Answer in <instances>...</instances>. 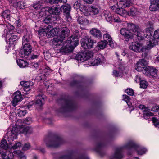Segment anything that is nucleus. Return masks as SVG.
Listing matches in <instances>:
<instances>
[{"label":"nucleus","mask_w":159,"mask_h":159,"mask_svg":"<svg viewBox=\"0 0 159 159\" xmlns=\"http://www.w3.org/2000/svg\"><path fill=\"white\" fill-rule=\"evenodd\" d=\"M104 16L107 21L110 22L112 21V17L111 16V14L109 12L106 11L104 14Z\"/></svg>","instance_id":"nucleus-37"},{"label":"nucleus","mask_w":159,"mask_h":159,"mask_svg":"<svg viewBox=\"0 0 159 159\" xmlns=\"http://www.w3.org/2000/svg\"><path fill=\"white\" fill-rule=\"evenodd\" d=\"M90 32L91 34L95 37L100 38L102 37L101 32L96 28L92 29L90 30Z\"/></svg>","instance_id":"nucleus-23"},{"label":"nucleus","mask_w":159,"mask_h":159,"mask_svg":"<svg viewBox=\"0 0 159 159\" xmlns=\"http://www.w3.org/2000/svg\"><path fill=\"white\" fill-rule=\"evenodd\" d=\"M139 108L143 110V117L145 119H148L150 116H152V113L149 112V109L146 107L144 105H140L139 106Z\"/></svg>","instance_id":"nucleus-13"},{"label":"nucleus","mask_w":159,"mask_h":159,"mask_svg":"<svg viewBox=\"0 0 159 159\" xmlns=\"http://www.w3.org/2000/svg\"><path fill=\"white\" fill-rule=\"evenodd\" d=\"M48 11L50 14L57 15L61 12V10L56 7H52L48 8Z\"/></svg>","instance_id":"nucleus-20"},{"label":"nucleus","mask_w":159,"mask_h":159,"mask_svg":"<svg viewBox=\"0 0 159 159\" xmlns=\"http://www.w3.org/2000/svg\"><path fill=\"white\" fill-rule=\"evenodd\" d=\"M21 85L24 87V90L29 91L32 86L33 83L31 81H22L20 82Z\"/></svg>","instance_id":"nucleus-22"},{"label":"nucleus","mask_w":159,"mask_h":159,"mask_svg":"<svg viewBox=\"0 0 159 159\" xmlns=\"http://www.w3.org/2000/svg\"><path fill=\"white\" fill-rule=\"evenodd\" d=\"M126 93L129 95H133L134 94V93L133 90L130 88L127 89L125 90Z\"/></svg>","instance_id":"nucleus-48"},{"label":"nucleus","mask_w":159,"mask_h":159,"mask_svg":"<svg viewBox=\"0 0 159 159\" xmlns=\"http://www.w3.org/2000/svg\"><path fill=\"white\" fill-rule=\"evenodd\" d=\"M113 75L116 77L120 76L122 74V70L121 68H120L118 69L114 70L113 72Z\"/></svg>","instance_id":"nucleus-36"},{"label":"nucleus","mask_w":159,"mask_h":159,"mask_svg":"<svg viewBox=\"0 0 159 159\" xmlns=\"http://www.w3.org/2000/svg\"><path fill=\"white\" fill-rule=\"evenodd\" d=\"M18 133V129L17 127L12 128L11 131L7 133L8 141H12L14 139L17 138Z\"/></svg>","instance_id":"nucleus-8"},{"label":"nucleus","mask_w":159,"mask_h":159,"mask_svg":"<svg viewBox=\"0 0 159 159\" xmlns=\"http://www.w3.org/2000/svg\"><path fill=\"white\" fill-rule=\"evenodd\" d=\"M44 29L47 37H51L52 36V34H53L52 30L51 31L52 27L51 25H49L46 27L44 28Z\"/></svg>","instance_id":"nucleus-27"},{"label":"nucleus","mask_w":159,"mask_h":159,"mask_svg":"<svg viewBox=\"0 0 159 159\" xmlns=\"http://www.w3.org/2000/svg\"><path fill=\"white\" fill-rule=\"evenodd\" d=\"M159 110V106H155L151 109V110L152 111H157Z\"/></svg>","instance_id":"nucleus-59"},{"label":"nucleus","mask_w":159,"mask_h":159,"mask_svg":"<svg viewBox=\"0 0 159 159\" xmlns=\"http://www.w3.org/2000/svg\"><path fill=\"white\" fill-rule=\"evenodd\" d=\"M19 130L20 132L25 134H30L33 132L32 128L29 126H23L20 128Z\"/></svg>","instance_id":"nucleus-21"},{"label":"nucleus","mask_w":159,"mask_h":159,"mask_svg":"<svg viewBox=\"0 0 159 159\" xmlns=\"http://www.w3.org/2000/svg\"><path fill=\"white\" fill-rule=\"evenodd\" d=\"M107 42L106 40L102 41L98 43L97 46L100 49H104L107 46Z\"/></svg>","instance_id":"nucleus-35"},{"label":"nucleus","mask_w":159,"mask_h":159,"mask_svg":"<svg viewBox=\"0 0 159 159\" xmlns=\"http://www.w3.org/2000/svg\"><path fill=\"white\" fill-rule=\"evenodd\" d=\"M77 21L80 24L83 25H87L89 22L88 20L83 17H79L77 19Z\"/></svg>","instance_id":"nucleus-33"},{"label":"nucleus","mask_w":159,"mask_h":159,"mask_svg":"<svg viewBox=\"0 0 159 159\" xmlns=\"http://www.w3.org/2000/svg\"><path fill=\"white\" fill-rule=\"evenodd\" d=\"M115 12L123 17H126L128 15V12L122 8H118L116 9Z\"/></svg>","instance_id":"nucleus-24"},{"label":"nucleus","mask_w":159,"mask_h":159,"mask_svg":"<svg viewBox=\"0 0 159 159\" xmlns=\"http://www.w3.org/2000/svg\"><path fill=\"white\" fill-rule=\"evenodd\" d=\"M23 45V48L20 50L19 54L23 58L29 55L31 52V48L29 43H25Z\"/></svg>","instance_id":"nucleus-6"},{"label":"nucleus","mask_w":159,"mask_h":159,"mask_svg":"<svg viewBox=\"0 0 159 159\" xmlns=\"http://www.w3.org/2000/svg\"><path fill=\"white\" fill-rule=\"evenodd\" d=\"M10 11H9L7 10L2 13V16L5 19H7V20H8L10 18Z\"/></svg>","instance_id":"nucleus-38"},{"label":"nucleus","mask_w":159,"mask_h":159,"mask_svg":"<svg viewBox=\"0 0 159 159\" xmlns=\"http://www.w3.org/2000/svg\"><path fill=\"white\" fill-rule=\"evenodd\" d=\"M60 31L59 35L55 37L52 40V46L56 50L62 45V42L70 32L69 29L66 27L61 28Z\"/></svg>","instance_id":"nucleus-3"},{"label":"nucleus","mask_w":159,"mask_h":159,"mask_svg":"<svg viewBox=\"0 0 159 159\" xmlns=\"http://www.w3.org/2000/svg\"><path fill=\"white\" fill-rule=\"evenodd\" d=\"M2 157L3 159H10L13 157V153L9 151H6L5 154H2Z\"/></svg>","instance_id":"nucleus-29"},{"label":"nucleus","mask_w":159,"mask_h":159,"mask_svg":"<svg viewBox=\"0 0 159 159\" xmlns=\"http://www.w3.org/2000/svg\"><path fill=\"white\" fill-rule=\"evenodd\" d=\"M140 85L141 88H146L148 85V83L146 81L144 80H141L140 82Z\"/></svg>","instance_id":"nucleus-42"},{"label":"nucleus","mask_w":159,"mask_h":159,"mask_svg":"<svg viewBox=\"0 0 159 159\" xmlns=\"http://www.w3.org/2000/svg\"><path fill=\"white\" fill-rule=\"evenodd\" d=\"M36 103L39 106H41L43 105L42 101L40 99H38L36 101Z\"/></svg>","instance_id":"nucleus-61"},{"label":"nucleus","mask_w":159,"mask_h":159,"mask_svg":"<svg viewBox=\"0 0 159 159\" xmlns=\"http://www.w3.org/2000/svg\"><path fill=\"white\" fill-rule=\"evenodd\" d=\"M131 28L129 30H127L125 28H122L120 30L121 34L124 36L126 41H128L129 39H132L134 36H136L139 40H141L144 38L138 26L134 24L131 25Z\"/></svg>","instance_id":"nucleus-1"},{"label":"nucleus","mask_w":159,"mask_h":159,"mask_svg":"<svg viewBox=\"0 0 159 159\" xmlns=\"http://www.w3.org/2000/svg\"><path fill=\"white\" fill-rule=\"evenodd\" d=\"M89 15H94L98 14L99 12V10L98 8L95 7H89Z\"/></svg>","instance_id":"nucleus-26"},{"label":"nucleus","mask_w":159,"mask_h":159,"mask_svg":"<svg viewBox=\"0 0 159 159\" xmlns=\"http://www.w3.org/2000/svg\"><path fill=\"white\" fill-rule=\"evenodd\" d=\"M22 146V144L20 142H17L13 145L11 148L14 150L18 149L20 148Z\"/></svg>","instance_id":"nucleus-40"},{"label":"nucleus","mask_w":159,"mask_h":159,"mask_svg":"<svg viewBox=\"0 0 159 159\" xmlns=\"http://www.w3.org/2000/svg\"><path fill=\"white\" fill-rule=\"evenodd\" d=\"M158 41L157 39H152L147 42L146 46L143 47L144 51L146 50H149L158 43Z\"/></svg>","instance_id":"nucleus-15"},{"label":"nucleus","mask_w":159,"mask_h":159,"mask_svg":"<svg viewBox=\"0 0 159 159\" xmlns=\"http://www.w3.org/2000/svg\"><path fill=\"white\" fill-rule=\"evenodd\" d=\"M157 70L155 68L149 66H147L143 72L146 75L153 77H156L157 76Z\"/></svg>","instance_id":"nucleus-7"},{"label":"nucleus","mask_w":159,"mask_h":159,"mask_svg":"<svg viewBox=\"0 0 159 159\" xmlns=\"http://www.w3.org/2000/svg\"><path fill=\"white\" fill-rule=\"evenodd\" d=\"M19 38V37L16 35H11L9 39L10 41H15L18 40Z\"/></svg>","instance_id":"nucleus-49"},{"label":"nucleus","mask_w":159,"mask_h":159,"mask_svg":"<svg viewBox=\"0 0 159 159\" xmlns=\"http://www.w3.org/2000/svg\"><path fill=\"white\" fill-rule=\"evenodd\" d=\"M93 53L91 51L84 52L79 56L80 60L82 61H86L93 57Z\"/></svg>","instance_id":"nucleus-12"},{"label":"nucleus","mask_w":159,"mask_h":159,"mask_svg":"<svg viewBox=\"0 0 159 159\" xmlns=\"http://www.w3.org/2000/svg\"><path fill=\"white\" fill-rule=\"evenodd\" d=\"M141 79V78L138 75H136V78L135 80L136 82H139Z\"/></svg>","instance_id":"nucleus-64"},{"label":"nucleus","mask_w":159,"mask_h":159,"mask_svg":"<svg viewBox=\"0 0 159 159\" xmlns=\"http://www.w3.org/2000/svg\"><path fill=\"white\" fill-rule=\"evenodd\" d=\"M119 8H125L132 5V3L130 1L125 0L121 1L117 3Z\"/></svg>","instance_id":"nucleus-19"},{"label":"nucleus","mask_w":159,"mask_h":159,"mask_svg":"<svg viewBox=\"0 0 159 159\" xmlns=\"http://www.w3.org/2000/svg\"><path fill=\"white\" fill-rule=\"evenodd\" d=\"M38 34L40 36H43L46 35V34L44 30V28L40 29L38 31Z\"/></svg>","instance_id":"nucleus-46"},{"label":"nucleus","mask_w":159,"mask_h":159,"mask_svg":"<svg viewBox=\"0 0 159 159\" xmlns=\"http://www.w3.org/2000/svg\"><path fill=\"white\" fill-rule=\"evenodd\" d=\"M103 37L104 39L108 40V42L109 43V45L111 47H112L114 46V44L112 39L109 34L108 33L104 34L103 36Z\"/></svg>","instance_id":"nucleus-28"},{"label":"nucleus","mask_w":159,"mask_h":159,"mask_svg":"<svg viewBox=\"0 0 159 159\" xmlns=\"http://www.w3.org/2000/svg\"><path fill=\"white\" fill-rule=\"evenodd\" d=\"M31 121V118L29 117L25 119V121L26 123H30Z\"/></svg>","instance_id":"nucleus-63"},{"label":"nucleus","mask_w":159,"mask_h":159,"mask_svg":"<svg viewBox=\"0 0 159 159\" xmlns=\"http://www.w3.org/2000/svg\"><path fill=\"white\" fill-rule=\"evenodd\" d=\"M152 120L156 127H159V121L155 117L152 118Z\"/></svg>","instance_id":"nucleus-44"},{"label":"nucleus","mask_w":159,"mask_h":159,"mask_svg":"<svg viewBox=\"0 0 159 159\" xmlns=\"http://www.w3.org/2000/svg\"><path fill=\"white\" fill-rule=\"evenodd\" d=\"M22 99V97L21 92L20 91H17L14 94V97L12 101V105L16 106L17 103L21 101Z\"/></svg>","instance_id":"nucleus-11"},{"label":"nucleus","mask_w":159,"mask_h":159,"mask_svg":"<svg viewBox=\"0 0 159 159\" xmlns=\"http://www.w3.org/2000/svg\"><path fill=\"white\" fill-rule=\"evenodd\" d=\"M17 63L18 66L22 68H24L28 65V63L26 61L21 59L17 60Z\"/></svg>","instance_id":"nucleus-31"},{"label":"nucleus","mask_w":159,"mask_h":159,"mask_svg":"<svg viewBox=\"0 0 159 159\" xmlns=\"http://www.w3.org/2000/svg\"><path fill=\"white\" fill-rule=\"evenodd\" d=\"M102 61L99 58H97L94 60L91 63L90 66H94L100 64V62Z\"/></svg>","instance_id":"nucleus-41"},{"label":"nucleus","mask_w":159,"mask_h":159,"mask_svg":"<svg viewBox=\"0 0 159 159\" xmlns=\"http://www.w3.org/2000/svg\"><path fill=\"white\" fill-rule=\"evenodd\" d=\"M31 38V36L30 34H26L23 38L22 44L24 45L25 43H28L30 41Z\"/></svg>","instance_id":"nucleus-32"},{"label":"nucleus","mask_w":159,"mask_h":159,"mask_svg":"<svg viewBox=\"0 0 159 159\" xmlns=\"http://www.w3.org/2000/svg\"><path fill=\"white\" fill-rule=\"evenodd\" d=\"M138 154L141 155L145 153L146 150L145 149H142L140 147H138L136 149Z\"/></svg>","instance_id":"nucleus-43"},{"label":"nucleus","mask_w":159,"mask_h":159,"mask_svg":"<svg viewBox=\"0 0 159 159\" xmlns=\"http://www.w3.org/2000/svg\"><path fill=\"white\" fill-rule=\"evenodd\" d=\"M60 1L61 2V0H49V2L51 4H55L58 3Z\"/></svg>","instance_id":"nucleus-58"},{"label":"nucleus","mask_w":159,"mask_h":159,"mask_svg":"<svg viewBox=\"0 0 159 159\" xmlns=\"http://www.w3.org/2000/svg\"><path fill=\"white\" fill-rule=\"evenodd\" d=\"M47 146L54 148L57 147L61 143V140L58 138H55L50 141H46Z\"/></svg>","instance_id":"nucleus-14"},{"label":"nucleus","mask_w":159,"mask_h":159,"mask_svg":"<svg viewBox=\"0 0 159 159\" xmlns=\"http://www.w3.org/2000/svg\"><path fill=\"white\" fill-rule=\"evenodd\" d=\"M45 10L44 9H42L39 11V16L41 17H43L45 15Z\"/></svg>","instance_id":"nucleus-55"},{"label":"nucleus","mask_w":159,"mask_h":159,"mask_svg":"<svg viewBox=\"0 0 159 159\" xmlns=\"http://www.w3.org/2000/svg\"><path fill=\"white\" fill-rule=\"evenodd\" d=\"M14 24L15 25L18 27H20L21 25V22L20 19H19L18 20H16L14 23Z\"/></svg>","instance_id":"nucleus-56"},{"label":"nucleus","mask_w":159,"mask_h":159,"mask_svg":"<svg viewBox=\"0 0 159 159\" xmlns=\"http://www.w3.org/2000/svg\"><path fill=\"white\" fill-rule=\"evenodd\" d=\"M13 153L17 157L18 159H26V156L21 151L15 150L13 151Z\"/></svg>","instance_id":"nucleus-25"},{"label":"nucleus","mask_w":159,"mask_h":159,"mask_svg":"<svg viewBox=\"0 0 159 159\" xmlns=\"http://www.w3.org/2000/svg\"><path fill=\"white\" fill-rule=\"evenodd\" d=\"M139 13V12L136 8L133 7L128 12V15L131 16H134L138 15Z\"/></svg>","instance_id":"nucleus-34"},{"label":"nucleus","mask_w":159,"mask_h":159,"mask_svg":"<svg viewBox=\"0 0 159 159\" xmlns=\"http://www.w3.org/2000/svg\"><path fill=\"white\" fill-rule=\"evenodd\" d=\"M70 9L71 7L69 5L66 4L61 6L60 9L61 10H63L64 15L67 18V20L69 22H70L71 20V19L70 15Z\"/></svg>","instance_id":"nucleus-10"},{"label":"nucleus","mask_w":159,"mask_h":159,"mask_svg":"<svg viewBox=\"0 0 159 159\" xmlns=\"http://www.w3.org/2000/svg\"><path fill=\"white\" fill-rule=\"evenodd\" d=\"M79 43V40L77 37L72 36L68 39L62 46L59 47V48H57L56 50L58 51V52L63 54L68 53L72 52Z\"/></svg>","instance_id":"nucleus-2"},{"label":"nucleus","mask_w":159,"mask_h":159,"mask_svg":"<svg viewBox=\"0 0 159 159\" xmlns=\"http://www.w3.org/2000/svg\"><path fill=\"white\" fill-rule=\"evenodd\" d=\"M154 36L155 39H157L159 41V29L154 31Z\"/></svg>","instance_id":"nucleus-47"},{"label":"nucleus","mask_w":159,"mask_h":159,"mask_svg":"<svg viewBox=\"0 0 159 159\" xmlns=\"http://www.w3.org/2000/svg\"><path fill=\"white\" fill-rule=\"evenodd\" d=\"M50 70L48 68H45L43 71V74L44 75H48L50 73Z\"/></svg>","instance_id":"nucleus-54"},{"label":"nucleus","mask_w":159,"mask_h":159,"mask_svg":"<svg viewBox=\"0 0 159 159\" xmlns=\"http://www.w3.org/2000/svg\"><path fill=\"white\" fill-rule=\"evenodd\" d=\"M112 21H113L114 22H120L121 21L120 19L119 18H112Z\"/></svg>","instance_id":"nucleus-62"},{"label":"nucleus","mask_w":159,"mask_h":159,"mask_svg":"<svg viewBox=\"0 0 159 159\" xmlns=\"http://www.w3.org/2000/svg\"><path fill=\"white\" fill-rule=\"evenodd\" d=\"M80 5L81 4L80 1H77L74 4V8H75L77 9L79 8H80L81 7Z\"/></svg>","instance_id":"nucleus-52"},{"label":"nucleus","mask_w":159,"mask_h":159,"mask_svg":"<svg viewBox=\"0 0 159 159\" xmlns=\"http://www.w3.org/2000/svg\"><path fill=\"white\" fill-rule=\"evenodd\" d=\"M51 21V19L50 17H47L45 18L44 20V22L45 23L48 24Z\"/></svg>","instance_id":"nucleus-60"},{"label":"nucleus","mask_w":159,"mask_h":159,"mask_svg":"<svg viewBox=\"0 0 159 159\" xmlns=\"http://www.w3.org/2000/svg\"><path fill=\"white\" fill-rule=\"evenodd\" d=\"M59 28L58 27H56L53 29L52 28L51 31L52 30L53 31H52L53 34H52V36L56 35L58 33V32L59 31Z\"/></svg>","instance_id":"nucleus-45"},{"label":"nucleus","mask_w":159,"mask_h":159,"mask_svg":"<svg viewBox=\"0 0 159 159\" xmlns=\"http://www.w3.org/2000/svg\"><path fill=\"white\" fill-rule=\"evenodd\" d=\"M89 7H86L84 6H82L80 8L81 12L86 16H88L89 15Z\"/></svg>","instance_id":"nucleus-30"},{"label":"nucleus","mask_w":159,"mask_h":159,"mask_svg":"<svg viewBox=\"0 0 159 159\" xmlns=\"http://www.w3.org/2000/svg\"><path fill=\"white\" fill-rule=\"evenodd\" d=\"M115 157L116 159H120L122 157L123 155L120 152H118L116 153Z\"/></svg>","instance_id":"nucleus-51"},{"label":"nucleus","mask_w":159,"mask_h":159,"mask_svg":"<svg viewBox=\"0 0 159 159\" xmlns=\"http://www.w3.org/2000/svg\"><path fill=\"white\" fill-rule=\"evenodd\" d=\"M27 113V111L26 110H20L19 111L18 114L19 116L21 117L24 116Z\"/></svg>","instance_id":"nucleus-53"},{"label":"nucleus","mask_w":159,"mask_h":159,"mask_svg":"<svg viewBox=\"0 0 159 159\" xmlns=\"http://www.w3.org/2000/svg\"><path fill=\"white\" fill-rule=\"evenodd\" d=\"M146 63V61L144 59H140L135 64L134 66L135 69L138 71H143V70L144 71L147 67L145 66Z\"/></svg>","instance_id":"nucleus-9"},{"label":"nucleus","mask_w":159,"mask_h":159,"mask_svg":"<svg viewBox=\"0 0 159 159\" xmlns=\"http://www.w3.org/2000/svg\"><path fill=\"white\" fill-rule=\"evenodd\" d=\"M123 100L129 106L131 105L130 103L129 102L130 100V98L126 95H123Z\"/></svg>","instance_id":"nucleus-39"},{"label":"nucleus","mask_w":159,"mask_h":159,"mask_svg":"<svg viewBox=\"0 0 159 159\" xmlns=\"http://www.w3.org/2000/svg\"><path fill=\"white\" fill-rule=\"evenodd\" d=\"M33 7L36 9H38L41 7V5L39 3L34 4Z\"/></svg>","instance_id":"nucleus-57"},{"label":"nucleus","mask_w":159,"mask_h":159,"mask_svg":"<svg viewBox=\"0 0 159 159\" xmlns=\"http://www.w3.org/2000/svg\"><path fill=\"white\" fill-rule=\"evenodd\" d=\"M81 42L82 47L84 49H90L92 48L93 42L89 38L86 37L82 39Z\"/></svg>","instance_id":"nucleus-5"},{"label":"nucleus","mask_w":159,"mask_h":159,"mask_svg":"<svg viewBox=\"0 0 159 159\" xmlns=\"http://www.w3.org/2000/svg\"><path fill=\"white\" fill-rule=\"evenodd\" d=\"M10 2L14 7L17 9H23L25 6V3L23 1L17 2L15 0H11Z\"/></svg>","instance_id":"nucleus-17"},{"label":"nucleus","mask_w":159,"mask_h":159,"mask_svg":"<svg viewBox=\"0 0 159 159\" xmlns=\"http://www.w3.org/2000/svg\"><path fill=\"white\" fill-rule=\"evenodd\" d=\"M0 153L2 155L5 154L6 151L8 148V145L6 140L2 139L0 142Z\"/></svg>","instance_id":"nucleus-16"},{"label":"nucleus","mask_w":159,"mask_h":159,"mask_svg":"<svg viewBox=\"0 0 159 159\" xmlns=\"http://www.w3.org/2000/svg\"><path fill=\"white\" fill-rule=\"evenodd\" d=\"M151 4L149 9L151 11H155L159 8V0H151Z\"/></svg>","instance_id":"nucleus-18"},{"label":"nucleus","mask_w":159,"mask_h":159,"mask_svg":"<svg viewBox=\"0 0 159 159\" xmlns=\"http://www.w3.org/2000/svg\"><path fill=\"white\" fill-rule=\"evenodd\" d=\"M130 49L137 52H144V48L143 44L139 43L134 42L130 43L129 46Z\"/></svg>","instance_id":"nucleus-4"},{"label":"nucleus","mask_w":159,"mask_h":159,"mask_svg":"<svg viewBox=\"0 0 159 159\" xmlns=\"http://www.w3.org/2000/svg\"><path fill=\"white\" fill-rule=\"evenodd\" d=\"M30 148V145L29 143H27L25 144L23 146L22 150L23 151H26Z\"/></svg>","instance_id":"nucleus-50"}]
</instances>
